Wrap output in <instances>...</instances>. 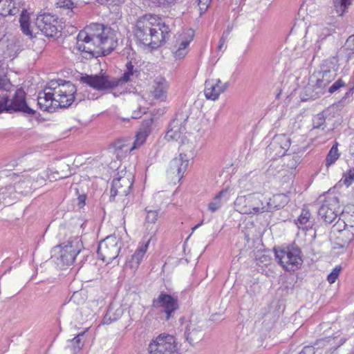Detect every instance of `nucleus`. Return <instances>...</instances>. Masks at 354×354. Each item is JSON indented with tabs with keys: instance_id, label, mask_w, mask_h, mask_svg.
<instances>
[{
	"instance_id": "obj_1",
	"label": "nucleus",
	"mask_w": 354,
	"mask_h": 354,
	"mask_svg": "<svg viewBox=\"0 0 354 354\" xmlns=\"http://www.w3.org/2000/svg\"><path fill=\"white\" fill-rule=\"evenodd\" d=\"M133 32L139 45L156 49L165 43L170 29L165 23L153 25L148 20L142 19L137 21Z\"/></svg>"
},
{
	"instance_id": "obj_2",
	"label": "nucleus",
	"mask_w": 354,
	"mask_h": 354,
	"mask_svg": "<svg viewBox=\"0 0 354 354\" xmlns=\"http://www.w3.org/2000/svg\"><path fill=\"white\" fill-rule=\"evenodd\" d=\"M81 37L100 44L106 54L113 51L118 45V41L111 28L101 24H92L86 26L84 30L80 31Z\"/></svg>"
},
{
	"instance_id": "obj_3",
	"label": "nucleus",
	"mask_w": 354,
	"mask_h": 354,
	"mask_svg": "<svg viewBox=\"0 0 354 354\" xmlns=\"http://www.w3.org/2000/svg\"><path fill=\"white\" fill-rule=\"evenodd\" d=\"M48 89L53 91L51 95H54L55 99V106L60 108H68L73 102L82 100L77 93L76 86L69 81L61 79L51 80L48 84Z\"/></svg>"
},
{
	"instance_id": "obj_4",
	"label": "nucleus",
	"mask_w": 354,
	"mask_h": 354,
	"mask_svg": "<svg viewBox=\"0 0 354 354\" xmlns=\"http://www.w3.org/2000/svg\"><path fill=\"white\" fill-rule=\"evenodd\" d=\"M236 210L243 214H259L268 212L266 198L260 193L240 196L234 201Z\"/></svg>"
},
{
	"instance_id": "obj_5",
	"label": "nucleus",
	"mask_w": 354,
	"mask_h": 354,
	"mask_svg": "<svg viewBox=\"0 0 354 354\" xmlns=\"http://www.w3.org/2000/svg\"><path fill=\"white\" fill-rule=\"evenodd\" d=\"M279 263L288 271H294L302 264L301 249L295 243L280 250L274 249Z\"/></svg>"
},
{
	"instance_id": "obj_6",
	"label": "nucleus",
	"mask_w": 354,
	"mask_h": 354,
	"mask_svg": "<svg viewBox=\"0 0 354 354\" xmlns=\"http://www.w3.org/2000/svg\"><path fill=\"white\" fill-rule=\"evenodd\" d=\"M148 354H180L174 336L161 333L153 338L147 347Z\"/></svg>"
},
{
	"instance_id": "obj_7",
	"label": "nucleus",
	"mask_w": 354,
	"mask_h": 354,
	"mask_svg": "<svg viewBox=\"0 0 354 354\" xmlns=\"http://www.w3.org/2000/svg\"><path fill=\"white\" fill-rule=\"evenodd\" d=\"M120 239L115 235L108 236L99 243L97 254L103 262L109 263L118 256L122 248Z\"/></svg>"
},
{
	"instance_id": "obj_8",
	"label": "nucleus",
	"mask_w": 354,
	"mask_h": 354,
	"mask_svg": "<svg viewBox=\"0 0 354 354\" xmlns=\"http://www.w3.org/2000/svg\"><path fill=\"white\" fill-rule=\"evenodd\" d=\"M337 60L333 57L330 60H326L322 65L321 71L314 73L310 77V82L315 83L319 90L325 93L326 86L330 83L337 75V68L335 63Z\"/></svg>"
},
{
	"instance_id": "obj_9",
	"label": "nucleus",
	"mask_w": 354,
	"mask_h": 354,
	"mask_svg": "<svg viewBox=\"0 0 354 354\" xmlns=\"http://www.w3.org/2000/svg\"><path fill=\"white\" fill-rule=\"evenodd\" d=\"M82 248L81 241L78 237L70 239L66 243H64L54 248L53 251L59 250L58 258L63 266L73 264L77 255L80 252Z\"/></svg>"
},
{
	"instance_id": "obj_10",
	"label": "nucleus",
	"mask_w": 354,
	"mask_h": 354,
	"mask_svg": "<svg viewBox=\"0 0 354 354\" xmlns=\"http://www.w3.org/2000/svg\"><path fill=\"white\" fill-rule=\"evenodd\" d=\"M152 307L157 309L161 308L165 319L168 321L173 317L174 313L179 308V304L177 297L161 292L158 297L152 300Z\"/></svg>"
},
{
	"instance_id": "obj_11",
	"label": "nucleus",
	"mask_w": 354,
	"mask_h": 354,
	"mask_svg": "<svg viewBox=\"0 0 354 354\" xmlns=\"http://www.w3.org/2000/svg\"><path fill=\"white\" fill-rule=\"evenodd\" d=\"M189 115L187 112L178 111L170 122L166 138L168 140H178L187 131L186 124Z\"/></svg>"
},
{
	"instance_id": "obj_12",
	"label": "nucleus",
	"mask_w": 354,
	"mask_h": 354,
	"mask_svg": "<svg viewBox=\"0 0 354 354\" xmlns=\"http://www.w3.org/2000/svg\"><path fill=\"white\" fill-rule=\"evenodd\" d=\"M80 82L85 84L97 91H105L117 87L115 77L104 74L85 75L80 77Z\"/></svg>"
},
{
	"instance_id": "obj_13",
	"label": "nucleus",
	"mask_w": 354,
	"mask_h": 354,
	"mask_svg": "<svg viewBox=\"0 0 354 354\" xmlns=\"http://www.w3.org/2000/svg\"><path fill=\"white\" fill-rule=\"evenodd\" d=\"M340 212L339 199L337 196L326 197L318 209V216L326 224L332 223Z\"/></svg>"
},
{
	"instance_id": "obj_14",
	"label": "nucleus",
	"mask_w": 354,
	"mask_h": 354,
	"mask_svg": "<svg viewBox=\"0 0 354 354\" xmlns=\"http://www.w3.org/2000/svg\"><path fill=\"white\" fill-rule=\"evenodd\" d=\"M76 48L84 55V57L86 59H92L109 55L105 53L102 49V46L96 43L95 41H91V39H87L86 38L84 39V37H80V32L77 37Z\"/></svg>"
},
{
	"instance_id": "obj_15",
	"label": "nucleus",
	"mask_w": 354,
	"mask_h": 354,
	"mask_svg": "<svg viewBox=\"0 0 354 354\" xmlns=\"http://www.w3.org/2000/svg\"><path fill=\"white\" fill-rule=\"evenodd\" d=\"M133 185V180L130 175L127 176H120L113 180L111 188V201H115V196L121 198L123 203H125L126 198Z\"/></svg>"
},
{
	"instance_id": "obj_16",
	"label": "nucleus",
	"mask_w": 354,
	"mask_h": 354,
	"mask_svg": "<svg viewBox=\"0 0 354 354\" xmlns=\"http://www.w3.org/2000/svg\"><path fill=\"white\" fill-rule=\"evenodd\" d=\"M57 17L50 13H44L37 16L36 26L48 37H55L58 32L57 27Z\"/></svg>"
},
{
	"instance_id": "obj_17",
	"label": "nucleus",
	"mask_w": 354,
	"mask_h": 354,
	"mask_svg": "<svg viewBox=\"0 0 354 354\" xmlns=\"http://www.w3.org/2000/svg\"><path fill=\"white\" fill-rule=\"evenodd\" d=\"M179 322L181 326L185 325L184 337L190 345L194 346L203 339L204 333L198 322L187 321L185 317H180Z\"/></svg>"
},
{
	"instance_id": "obj_18",
	"label": "nucleus",
	"mask_w": 354,
	"mask_h": 354,
	"mask_svg": "<svg viewBox=\"0 0 354 354\" xmlns=\"http://www.w3.org/2000/svg\"><path fill=\"white\" fill-rule=\"evenodd\" d=\"M21 112L27 115H33L35 111L29 107L26 100V93L22 89H17L12 98L8 102L7 113Z\"/></svg>"
},
{
	"instance_id": "obj_19",
	"label": "nucleus",
	"mask_w": 354,
	"mask_h": 354,
	"mask_svg": "<svg viewBox=\"0 0 354 354\" xmlns=\"http://www.w3.org/2000/svg\"><path fill=\"white\" fill-rule=\"evenodd\" d=\"M291 145L290 137L286 134L276 135L268 146L267 150L273 152L274 157L285 156Z\"/></svg>"
},
{
	"instance_id": "obj_20",
	"label": "nucleus",
	"mask_w": 354,
	"mask_h": 354,
	"mask_svg": "<svg viewBox=\"0 0 354 354\" xmlns=\"http://www.w3.org/2000/svg\"><path fill=\"white\" fill-rule=\"evenodd\" d=\"M153 122V119L151 116L143 120L140 129L136 134L133 145L129 149L130 151L138 148L145 142L147 138L151 133Z\"/></svg>"
},
{
	"instance_id": "obj_21",
	"label": "nucleus",
	"mask_w": 354,
	"mask_h": 354,
	"mask_svg": "<svg viewBox=\"0 0 354 354\" xmlns=\"http://www.w3.org/2000/svg\"><path fill=\"white\" fill-rule=\"evenodd\" d=\"M189 160L186 154L180 153L178 157L174 158L169 163V173L175 175L179 180L183 176L187 170Z\"/></svg>"
},
{
	"instance_id": "obj_22",
	"label": "nucleus",
	"mask_w": 354,
	"mask_h": 354,
	"mask_svg": "<svg viewBox=\"0 0 354 354\" xmlns=\"http://www.w3.org/2000/svg\"><path fill=\"white\" fill-rule=\"evenodd\" d=\"M220 84H221L220 80L205 81L204 94L207 99L216 100L218 98L221 93L224 92L229 85L228 83H225L221 86Z\"/></svg>"
},
{
	"instance_id": "obj_23",
	"label": "nucleus",
	"mask_w": 354,
	"mask_h": 354,
	"mask_svg": "<svg viewBox=\"0 0 354 354\" xmlns=\"http://www.w3.org/2000/svg\"><path fill=\"white\" fill-rule=\"evenodd\" d=\"M346 340L347 338L345 336H343L341 334H338V333H337L333 336H329L318 339L316 344L326 347L329 352L333 353L339 347L343 345L346 342Z\"/></svg>"
},
{
	"instance_id": "obj_24",
	"label": "nucleus",
	"mask_w": 354,
	"mask_h": 354,
	"mask_svg": "<svg viewBox=\"0 0 354 354\" xmlns=\"http://www.w3.org/2000/svg\"><path fill=\"white\" fill-rule=\"evenodd\" d=\"M34 180L35 176H23L19 181L15 183L13 187L12 185H9L6 187H8V190L14 189L15 191L17 193L21 194H27L33 189L32 185Z\"/></svg>"
},
{
	"instance_id": "obj_25",
	"label": "nucleus",
	"mask_w": 354,
	"mask_h": 354,
	"mask_svg": "<svg viewBox=\"0 0 354 354\" xmlns=\"http://www.w3.org/2000/svg\"><path fill=\"white\" fill-rule=\"evenodd\" d=\"M53 93V91L48 89L46 86L43 91L39 93L37 97V104L41 109L51 112L53 109V104H55V99L54 95H51Z\"/></svg>"
},
{
	"instance_id": "obj_26",
	"label": "nucleus",
	"mask_w": 354,
	"mask_h": 354,
	"mask_svg": "<svg viewBox=\"0 0 354 354\" xmlns=\"http://www.w3.org/2000/svg\"><path fill=\"white\" fill-rule=\"evenodd\" d=\"M145 212L146 213L145 227L151 237L158 230L156 223L159 216V209H152L149 207H147Z\"/></svg>"
},
{
	"instance_id": "obj_27",
	"label": "nucleus",
	"mask_w": 354,
	"mask_h": 354,
	"mask_svg": "<svg viewBox=\"0 0 354 354\" xmlns=\"http://www.w3.org/2000/svg\"><path fill=\"white\" fill-rule=\"evenodd\" d=\"M290 199L286 194H277L272 196L269 199L266 198V208L268 212H273L285 207L289 202Z\"/></svg>"
},
{
	"instance_id": "obj_28",
	"label": "nucleus",
	"mask_w": 354,
	"mask_h": 354,
	"mask_svg": "<svg viewBox=\"0 0 354 354\" xmlns=\"http://www.w3.org/2000/svg\"><path fill=\"white\" fill-rule=\"evenodd\" d=\"M153 88L152 95L155 99L162 101L166 98L168 84L164 77H156L154 80Z\"/></svg>"
},
{
	"instance_id": "obj_29",
	"label": "nucleus",
	"mask_w": 354,
	"mask_h": 354,
	"mask_svg": "<svg viewBox=\"0 0 354 354\" xmlns=\"http://www.w3.org/2000/svg\"><path fill=\"white\" fill-rule=\"evenodd\" d=\"M149 240L146 243H142L138 246L134 254L129 260L128 263L133 269H136L142 261L149 246Z\"/></svg>"
},
{
	"instance_id": "obj_30",
	"label": "nucleus",
	"mask_w": 354,
	"mask_h": 354,
	"mask_svg": "<svg viewBox=\"0 0 354 354\" xmlns=\"http://www.w3.org/2000/svg\"><path fill=\"white\" fill-rule=\"evenodd\" d=\"M139 73V71L137 68H134V66L132 64L131 62H128L126 64V71L123 75L120 78L115 77V82H116L115 84H117V86L131 81V77L134 75L138 77Z\"/></svg>"
},
{
	"instance_id": "obj_31",
	"label": "nucleus",
	"mask_w": 354,
	"mask_h": 354,
	"mask_svg": "<svg viewBox=\"0 0 354 354\" xmlns=\"http://www.w3.org/2000/svg\"><path fill=\"white\" fill-rule=\"evenodd\" d=\"M123 314V308L120 306L115 308L113 305L109 306L102 319L103 324H110L119 319Z\"/></svg>"
},
{
	"instance_id": "obj_32",
	"label": "nucleus",
	"mask_w": 354,
	"mask_h": 354,
	"mask_svg": "<svg viewBox=\"0 0 354 354\" xmlns=\"http://www.w3.org/2000/svg\"><path fill=\"white\" fill-rule=\"evenodd\" d=\"M19 11L16 7L15 0H1L0 1V15L6 17L8 15H15Z\"/></svg>"
},
{
	"instance_id": "obj_33",
	"label": "nucleus",
	"mask_w": 354,
	"mask_h": 354,
	"mask_svg": "<svg viewBox=\"0 0 354 354\" xmlns=\"http://www.w3.org/2000/svg\"><path fill=\"white\" fill-rule=\"evenodd\" d=\"M299 224V227L303 229H310L314 225V221L311 217V214L308 209H303L300 216L298 218Z\"/></svg>"
},
{
	"instance_id": "obj_34",
	"label": "nucleus",
	"mask_w": 354,
	"mask_h": 354,
	"mask_svg": "<svg viewBox=\"0 0 354 354\" xmlns=\"http://www.w3.org/2000/svg\"><path fill=\"white\" fill-rule=\"evenodd\" d=\"M319 90V88L315 86V82L309 83L307 86H305L304 89V93L306 96V98L303 99V100H306L308 99H317L324 94L323 91H320Z\"/></svg>"
},
{
	"instance_id": "obj_35",
	"label": "nucleus",
	"mask_w": 354,
	"mask_h": 354,
	"mask_svg": "<svg viewBox=\"0 0 354 354\" xmlns=\"http://www.w3.org/2000/svg\"><path fill=\"white\" fill-rule=\"evenodd\" d=\"M353 0H333L334 9L337 15L342 17L348 12Z\"/></svg>"
},
{
	"instance_id": "obj_36",
	"label": "nucleus",
	"mask_w": 354,
	"mask_h": 354,
	"mask_svg": "<svg viewBox=\"0 0 354 354\" xmlns=\"http://www.w3.org/2000/svg\"><path fill=\"white\" fill-rule=\"evenodd\" d=\"M29 15L26 10H23L19 18L21 30L26 35L32 37V32L30 29Z\"/></svg>"
},
{
	"instance_id": "obj_37",
	"label": "nucleus",
	"mask_w": 354,
	"mask_h": 354,
	"mask_svg": "<svg viewBox=\"0 0 354 354\" xmlns=\"http://www.w3.org/2000/svg\"><path fill=\"white\" fill-rule=\"evenodd\" d=\"M227 189H222L214 197V201L209 203L208 209L212 212H214L218 210L221 206V203L220 201L221 198L227 196ZM226 198H227V197H226Z\"/></svg>"
},
{
	"instance_id": "obj_38",
	"label": "nucleus",
	"mask_w": 354,
	"mask_h": 354,
	"mask_svg": "<svg viewBox=\"0 0 354 354\" xmlns=\"http://www.w3.org/2000/svg\"><path fill=\"white\" fill-rule=\"evenodd\" d=\"M326 113L325 111H323L315 115L313 118V129L324 130L326 127Z\"/></svg>"
},
{
	"instance_id": "obj_39",
	"label": "nucleus",
	"mask_w": 354,
	"mask_h": 354,
	"mask_svg": "<svg viewBox=\"0 0 354 354\" xmlns=\"http://www.w3.org/2000/svg\"><path fill=\"white\" fill-rule=\"evenodd\" d=\"M337 147L338 142H335L326 158V165L327 167L335 163V162L339 158V153H338Z\"/></svg>"
},
{
	"instance_id": "obj_40",
	"label": "nucleus",
	"mask_w": 354,
	"mask_h": 354,
	"mask_svg": "<svg viewBox=\"0 0 354 354\" xmlns=\"http://www.w3.org/2000/svg\"><path fill=\"white\" fill-rule=\"evenodd\" d=\"M301 161V157L298 153L288 155L285 159V165L289 169H295Z\"/></svg>"
},
{
	"instance_id": "obj_41",
	"label": "nucleus",
	"mask_w": 354,
	"mask_h": 354,
	"mask_svg": "<svg viewBox=\"0 0 354 354\" xmlns=\"http://www.w3.org/2000/svg\"><path fill=\"white\" fill-rule=\"evenodd\" d=\"M87 299V295L84 290L75 291L71 297L70 301L77 305H82Z\"/></svg>"
},
{
	"instance_id": "obj_42",
	"label": "nucleus",
	"mask_w": 354,
	"mask_h": 354,
	"mask_svg": "<svg viewBox=\"0 0 354 354\" xmlns=\"http://www.w3.org/2000/svg\"><path fill=\"white\" fill-rule=\"evenodd\" d=\"M55 4L57 8L66 10L67 15H69L70 17L72 16L73 9L75 7L73 0H57Z\"/></svg>"
},
{
	"instance_id": "obj_43",
	"label": "nucleus",
	"mask_w": 354,
	"mask_h": 354,
	"mask_svg": "<svg viewBox=\"0 0 354 354\" xmlns=\"http://www.w3.org/2000/svg\"><path fill=\"white\" fill-rule=\"evenodd\" d=\"M194 33L192 30H189L185 35L183 37L182 39L178 40V48H180L181 49L187 50V47L192 41Z\"/></svg>"
},
{
	"instance_id": "obj_44",
	"label": "nucleus",
	"mask_w": 354,
	"mask_h": 354,
	"mask_svg": "<svg viewBox=\"0 0 354 354\" xmlns=\"http://www.w3.org/2000/svg\"><path fill=\"white\" fill-rule=\"evenodd\" d=\"M84 332L79 333L77 336L71 340L74 353L78 352L82 348L84 342L82 339V337L84 335Z\"/></svg>"
},
{
	"instance_id": "obj_45",
	"label": "nucleus",
	"mask_w": 354,
	"mask_h": 354,
	"mask_svg": "<svg viewBox=\"0 0 354 354\" xmlns=\"http://www.w3.org/2000/svg\"><path fill=\"white\" fill-rule=\"evenodd\" d=\"M9 102V96L6 93H2L0 94V113L3 112L7 113L8 102Z\"/></svg>"
},
{
	"instance_id": "obj_46",
	"label": "nucleus",
	"mask_w": 354,
	"mask_h": 354,
	"mask_svg": "<svg viewBox=\"0 0 354 354\" xmlns=\"http://www.w3.org/2000/svg\"><path fill=\"white\" fill-rule=\"evenodd\" d=\"M344 86H346V83L342 79H338L328 88V91L330 93H333Z\"/></svg>"
},
{
	"instance_id": "obj_47",
	"label": "nucleus",
	"mask_w": 354,
	"mask_h": 354,
	"mask_svg": "<svg viewBox=\"0 0 354 354\" xmlns=\"http://www.w3.org/2000/svg\"><path fill=\"white\" fill-rule=\"evenodd\" d=\"M341 270V267L336 266L332 272L328 275L327 280L330 283H333L337 279Z\"/></svg>"
},
{
	"instance_id": "obj_48",
	"label": "nucleus",
	"mask_w": 354,
	"mask_h": 354,
	"mask_svg": "<svg viewBox=\"0 0 354 354\" xmlns=\"http://www.w3.org/2000/svg\"><path fill=\"white\" fill-rule=\"evenodd\" d=\"M11 86L10 80L6 77L0 76V90L3 91V93L10 90Z\"/></svg>"
},
{
	"instance_id": "obj_49",
	"label": "nucleus",
	"mask_w": 354,
	"mask_h": 354,
	"mask_svg": "<svg viewBox=\"0 0 354 354\" xmlns=\"http://www.w3.org/2000/svg\"><path fill=\"white\" fill-rule=\"evenodd\" d=\"M153 6H166L174 3L176 0H149Z\"/></svg>"
},
{
	"instance_id": "obj_50",
	"label": "nucleus",
	"mask_w": 354,
	"mask_h": 354,
	"mask_svg": "<svg viewBox=\"0 0 354 354\" xmlns=\"http://www.w3.org/2000/svg\"><path fill=\"white\" fill-rule=\"evenodd\" d=\"M211 0H198V5L200 10V14L202 15L208 8Z\"/></svg>"
},
{
	"instance_id": "obj_51",
	"label": "nucleus",
	"mask_w": 354,
	"mask_h": 354,
	"mask_svg": "<svg viewBox=\"0 0 354 354\" xmlns=\"http://www.w3.org/2000/svg\"><path fill=\"white\" fill-rule=\"evenodd\" d=\"M229 33H230V30H226L223 33V35L219 40V44L217 47L218 50H221L223 49V46L227 39Z\"/></svg>"
},
{
	"instance_id": "obj_52",
	"label": "nucleus",
	"mask_w": 354,
	"mask_h": 354,
	"mask_svg": "<svg viewBox=\"0 0 354 354\" xmlns=\"http://www.w3.org/2000/svg\"><path fill=\"white\" fill-rule=\"evenodd\" d=\"M187 53L188 50L177 48V49L174 51V54L176 59H180L183 58L187 55Z\"/></svg>"
},
{
	"instance_id": "obj_53",
	"label": "nucleus",
	"mask_w": 354,
	"mask_h": 354,
	"mask_svg": "<svg viewBox=\"0 0 354 354\" xmlns=\"http://www.w3.org/2000/svg\"><path fill=\"white\" fill-rule=\"evenodd\" d=\"M354 181V171H350L348 175L345 177L344 183L349 186Z\"/></svg>"
},
{
	"instance_id": "obj_54",
	"label": "nucleus",
	"mask_w": 354,
	"mask_h": 354,
	"mask_svg": "<svg viewBox=\"0 0 354 354\" xmlns=\"http://www.w3.org/2000/svg\"><path fill=\"white\" fill-rule=\"evenodd\" d=\"M315 348L312 346H304L301 351L298 354H315Z\"/></svg>"
},
{
	"instance_id": "obj_55",
	"label": "nucleus",
	"mask_w": 354,
	"mask_h": 354,
	"mask_svg": "<svg viewBox=\"0 0 354 354\" xmlns=\"http://www.w3.org/2000/svg\"><path fill=\"white\" fill-rule=\"evenodd\" d=\"M101 3H109V4H114V5H120L123 3L125 0H99Z\"/></svg>"
},
{
	"instance_id": "obj_56",
	"label": "nucleus",
	"mask_w": 354,
	"mask_h": 354,
	"mask_svg": "<svg viewBox=\"0 0 354 354\" xmlns=\"http://www.w3.org/2000/svg\"><path fill=\"white\" fill-rule=\"evenodd\" d=\"M145 113V111H143L141 108H139L133 112L131 118L133 119L140 118Z\"/></svg>"
},
{
	"instance_id": "obj_57",
	"label": "nucleus",
	"mask_w": 354,
	"mask_h": 354,
	"mask_svg": "<svg viewBox=\"0 0 354 354\" xmlns=\"http://www.w3.org/2000/svg\"><path fill=\"white\" fill-rule=\"evenodd\" d=\"M86 201V196L85 195H80L78 197V201H79V205L81 207L82 205H84Z\"/></svg>"
},
{
	"instance_id": "obj_58",
	"label": "nucleus",
	"mask_w": 354,
	"mask_h": 354,
	"mask_svg": "<svg viewBox=\"0 0 354 354\" xmlns=\"http://www.w3.org/2000/svg\"><path fill=\"white\" fill-rule=\"evenodd\" d=\"M349 151L352 156H354V136L352 137L351 143L349 147Z\"/></svg>"
},
{
	"instance_id": "obj_59",
	"label": "nucleus",
	"mask_w": 354,
	"mask_h": 354,
	"mask_svg": "<svg viewBox=\"0 0 354 354\" xmlns=\"http://www.w3.org/2000/svg\"><path fill=\"white\" fill-rule=\"evenodd\" d=\"M115 147L116 149H121V150L123 149V146L120 145V142H118L115 144Z\"/></svg>"
},
{
	"instance_id": "obj_60",
	"label": "nucleus",
	"mask_w": 354,
	"mask_h": 354,
	"mask_svg": "<svg viewBox=\"0 0 354 354\" xmlns=\"http://www.w3.org/2000/svg\"><path fill=\"white\" fill-rule=\"evenodd\" d=\"M203 224V221H201V223H198L196 225H195L192 230H196V228H198L199 226H201V225Z\"/></svg>"
},
{
	"instance_id": "obj_61",
	"label": "nucleus",
	"mask_w": 354,
	"mask_h": 354,
	"mask_svg": "<svg viewBox=\"0 0 354 354\" xmlns=\"http://www.w3.org/2000/svg\"><path fill=\"white\" fill-rule=\"evenodd\" d=\"M353 89H354V86H353V88H351L349 90V91H348V92H346V93L345 97H346V96L349 94V93H350V92H351Z\"/></svg>"
},
{
	"instance_id": "obj_62",
	"label": "nucleus",
	"mask_w": 354,
	"mask_h": 354,
	"mask_svg": "<svg viewBox=\"0 0 354 354\" xmlns=\"http://www.w3.org/2000/svg\"><path fill=\"white\" fill-rule=\"evenodd\" d=\"M326 32H327L326 33V35H329L330 34H329V31H328V30H326Z\"/></svg>"
}]
</instances>
